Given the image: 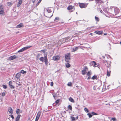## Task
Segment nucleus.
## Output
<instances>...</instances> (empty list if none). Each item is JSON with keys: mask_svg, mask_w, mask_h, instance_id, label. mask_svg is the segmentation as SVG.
Wrapping results in <instances>:
<instances>
[{"mask_svg": "<svg viewBox=\"0 0 121 121\" xmlns=\"http://www.w3.org/2000/svg\"><path fill=\"white\" fill-rule=\"evenodd\" d=\"M47 53H46L44 55V57H41L39 58V60L42 61H44L45 62V65H47L48 64V60L47 59Z\"/></svg>", "mask_w": 121, "mask_h": 121, "instance_id": "obj_1", "label": "nucleus"}, {"mask_svg": "<svg viewBox=\"0 0 121 121\" xmlns=\"http://www.w3.org/2000/svg\"><path fill=\"white\" fill-rule=\"evenodd\" d=\"M91 65L93 66L94 67H98L99 69H100L99 65V64H97L95 61H91Z\"/></svg>", "mask_w": 121, "mask_h": 121, "instance_id": "obj_2", "label": "nucleus"}, {"mask_svg": "<svg viewBox=\"0 0 121 121\" xmlns=\"http://www.w3.org/2000/svg\"><path fill=\"white\" fill-rule=\"evenodd\" d=\"M70 54L69 53H67L65 55V60L67 62H69L70 60Z\"/></svg>", "mask_w": 121, "mask_h": 121, "instance_id": "obj_3", "label": "nucleus"}, {"mask_svg": "<svg viewBox=\"0 0 121 121\" xmlns=\"http://www.w3.org/2000/svg\"><path fill=\"white\" fill-rule=\"evenodd\" d=\"M47 10L48 12V13L47 14V16H46L47 17L49 18L51 17L53 15V13H51V14L50 16L49 15V13H51L52 12L51 9L49 8L47 9Z\"/></svg>", "mask_w": 121, "mask_h": 121, "instance_id": "obj_4", "label": "nucleus"}, {"mask_svg": "<svg viewBox=\"0 0 121 121\" xmlns=\"http://www.w3.org/2000/svg\"><path fill=\"white\" fill-rule=\"evenodd\" d=\"M115 7L113 6H110V8H108V10L109 11L110 13H114L115 11Z\"/></svg>", "mask_w": 121, "mask_h": 121, "instance_id": "obj_5", "label": "nucleus"}, {"mask_svg": "<svg viewBox=\"0 0 121 121\" xmlns=\"http://www.w3.org/2000/svg\"><path fill=\"white\" fill-rule=\"evenodd\" d=\"M31 47V46H30L24 47L22 48L21 49H20L17 52L19 53L23 52L24 51H25V50H26L28 49Z\"/></svg>", "mask_w": 121, "mask_h": 121, "instance_id": "obj_6", "label": "nucleus"}, {"mask_svg": "<svg viewBox=\"0 0 121 121\" xmlns=\"http://www.w3.org/2000/svg\"><path fill=\"white\" fill-rule=\"evenodd\" d=\"M80 7L81 8H86L87 5V4H85L83 3H79Z\"/></svg>", "mask_w": 121, "mask_h": 121, "instance_id": "obj_7", "label": "nucleus"}, {"mask_svg": "<svg viewBox=\"0 0 121 121\" xmlns=\"http://www.w3.org/2000/svg\"><path fill=\"white\" fill-rule=\"evenodd\" d=\"M0 14L2 15L4 14V9L2 5L0 6Z\"/></svg>", "mask_w": 121, "mask_h": 121, "instance_id": "obj_8", "label": "nucleus"}, {"mask_svg": "<svg viewBox=\"0 0 121 121\" xmlns=\"http://www.w3.org/2000/svg\"><path fill=\"white\" fill-rule=\"evenodd\" d=\"M17 57V56L16 55H14L13 56H12L10 57L8 59L9 60H14Z\"/></svg>", "mask_w": 121, "mask_h": 121, "instance_id": "obj_9", "label": "nucleus"}, {"mask_svg": "<svg viewBox=\"0 0 121 121\" xmlns=\"http://www.w3.org/2000/svg\"><path fill=\"white\" fill-rule=\"evenodd\" d=\"M60 57L58 55L56 56L53 57L52 59L54 60H56L59 59Z\"/></svg>", "mask_w": 121, "mask_h": 121, "instance_id": "obj_10", "label": "nucleus"}, {"mask_svg": "<svg viewBox=\"0 0 121 121\" xmlns=\"http://www.w3.org/2000/svg\"><path fill=\"white\" fill-rule=\"evenodd\" d=\"M120 10L118 8L116 7L115 8V11L114 13H115V15H116L118 14Z\"/></svg>", "mask_w": 121, "mask_h": 121, "instance_id": "obj_11", "label": "nucleus"}, {"mask_svg": "<svg viewBox=\"0 0 121 121\" xmlns=\"http://www.w3.org/2000/svg\"><path fill=\"white\" fill-rule=\"evenodd\" d=\"M88 69L87 67H85L84 69L82 70V74L83 75L85 74H86V72L88 71Z\"/></svg>", "mask_w": 121, "mask_h": 121, "instance_id": "obj_12", "label": "nucleus"}, {"mask_svg": "<svg viewBox=\"0 0 121 121\" xmlns=\"http://www.w3.org/2000/svg\"><path fill=\"white\" fill-rule=\"evenodd\" d=\"M8 110V112L12 114L13 113V110L11 107H9Z\"/></svg>", "mask_w": 121, "mask_h": 121, "instance_id": "obj_13", "label": "nucleus"}, {"mask_svg": "<svg viewBox=\"0 0 121 121\" xmlns=\"http://www.w3.org/2000/svg\"><path fill=\"white\" fill-rule=\"evenodd\" d=\"M94 32L97 34L100 35L102 34L103 32L102 31H100L99 30H97L95 31Z\"/></svg>", "mask_w": 121, "mask_h": 121, "instance_id": "obj_14", "label": "nucleus"}, {"mask_svg": "<svg viewBox=\"0 0 121 121\" xmlns=\"http://www.w3.org/2000/svg\"><path fill=\"white\" fill-rule=\"evenodd\" d=\"M22 0H19L18 4H17V7H19L21 4L22 2Z\"/></svg>", "mask_w": 121, "mask_h": 121, "instance_id": "obj_15", "label": "nucleus"}, {"mask_svg": "<svg viewBox=\"0 0 121 121\" xmlns=\"http://www.w3.org/2000/svg\"><path fill=\"white\" fill-rule=\"evenodd\" d=\"M21 75V72H19L16 74V77L18 79L20 78Z\"/></svg>", "mask_w": 121, "mask_h": 121, "instance_id": "obj_16", "label": "nucleus"}, {"mask_svg": "<svg viewBox=\"0 0 121 121\" xmlns=\"http://www.w3.org/2000/svg\"><path fill=\"white\" fill-rule=\"evenodd\" d=\"M24 26L23 24L21 23L17 26L16 27L17 28H20Z\"/></svg>", "mask_w": 121, "mask_h": 121, "instance_id": "obj_17", "label": "nucleus"}, {"mask_svg": "<svg viewBox=\"0 0 121 121\" xmlns=\"http://www.w3.org/2000/svg\"><path fill=\"white\" fill-rule=\"evenodd\" d=\"M16 86L17 87H18L19 86L21 85V83L20 82L18 81H16Z\"/></svg>", "mask_w": 121, "mask_h": 121, "instance_id": "obj_18", "label": "nucleus"}, {"mask_svg": "<svg viewBox=\"0 0 121 121\" xmlns=\"http://www.w3.org/2000/svg\"><path fill=\"white\" fill-rule=\"evenodd\" d=\"M73 7L69 5L67 7V9L69 10H70L73 9Z\"/></svg>", "mask_w": 121, "mask_h": 121, "instance_id": "obj_19", "label": "nucleus"}, {"mask_svg": "<svg viewBox=\"0 0 121 121\" xmlns=\"http://www.w3.org/2000/svg\"><path fill=\"white\" fill-rule=\"evenodd\" d=\"M21 116L20 115H18L17 116L16 119V120L15 121H18L19 120L20 118V117Z\"/></svg>", "mask_w": 121, "mask_h": 121, "instance_id": "obj_20", "label": "nucleus"}, {"mask_svg": "<svg viewBox=\"0 0 121 121\" xmlns=\"http://www.w3.org/2000/svg\"><path fill=\"white\" fill-rule=\"evenodd\" d=\"M78 48V47H76L74 48H72V51L73 52H74L75 51L77 50Z\"/></svg>", "mask_w": 121, "mask_h": 121, "instance_id": "obj_21", "label": "nucleus"}, {"mask_svg": "<svg viewBox=\"0 0 121 121\" xmlns=\"http://www.w3.org/2000/svg\"><path fill=\"white\" fill-rule=\"evenodd\" d=\"M97 78V76L96 75H94L91 78V79L93 80L96 79Z\"/></svg>", "mask_w": 121, "mask_h": 121, "instance_id": "obj_22", "label": "nucleus"}, {"mask_svg": "<svg viewBox=\"0 0 121 121\" xmlns=\"http://www.w3.org/2000/svg\"><path fill=\"white\" fill-rule=\"evenodd\" d=\"M69 100L71 102L74 103V100L71 97H70L69 98Z\"/></svg>", "mask_w": 121, "mask_h": 121, "instance_id": "obj_23", "label": "nucleus"}, {"mask_svg": "<svg viewBox=\"0 0 121 121\" xmlns=\"http://www.w3.org/2000/svg\"><path fill=\"white\" fill-rule=\"evenodd\" d=\"M65 39V41L66 42H68L70 40V39H69V37L66 38L65 39Z\"/></svg>", "mask_w": 121, "mask_h": 121, "instance_id": "obj_24", "label": "nucleus"}, {"mask_svg": "<svg viewBox=\"0 0 121 121\" xmlns=\"http://www.w3.org/2000/svg\"><path fill=\"white\" fill-rule=\"evenodd\" d=\"M41 54H37L36 56V58L37 60H38L39 58V57L40 56Z\"/></svg>", "mask_w": 121, "mask_h": 121, "instance_id": "obj_25", "label": "nucleus"}, {"mask_svg": "<svg viewBox=\"0 0 121 121\" xmlns=\"http://www.w3.org/2000/svg\"><path fill=\"white\" fill-rule=\"evenodd\" d=\"M65 65L66 67L67 68H69L70 67V64L68 63H66Z\"/></svg>", "mask_w": 121, "mask_h": 121, "instance_id": "obj_26", "label": "nucleus"}, {"mask_svg": "<svg viewBox=\"0 0 121 121\" xmlns=\"http://www.w3.org/2000/svg\"><path fill=\"white\" fill-rule=\"evenodd\" d=\"M98 115V114L94 112H91V117L93 115Z\"/></svg>", "mask_w": 121, "mask_h": 121, "instance_id": "obj_27", "label": "nucleus"}, {"mask_svg": "<svg viewBox=\"0 0 121 121\" xmlns=\"http://www.w3.org/2000/svg\"><path fill=\"white\" fill-rule=\"evenodd\" d=\"M20 72H21V73H22L23 74L26 73V71H24L23 70H21Z\"/></svg>", "mask_w": 121, "mask_h": 121, "instance_id": "obj_28", "label": "nucleus"}, {"mask_svg": "<svg viewBox=\"0 0 121 121\" xmlns=\"http://www.w3.org/2000/svg\"><path fill=\"white\" fill-rule=\"evenodd\" d=\"M95 19L96 21L99 22V19L98 17H97L96 16L95 17Z\"/></svg>", "mask_w": 121, "mask_h": 121, "instance_id": "obj_29", "label": "nucleus"}, {"mask_svg": "<svg viewBox=\"0 0 121 121\" xmlns=\"http://www.w3.org/2000/svg\"><path fill=\"white\" fill-rule=\"evenodd\" d=\"M7 5L9 6H11L12 5V4L11 2H8L7 3Z\"/></svg>", "mask_w": 121, "mask_h": 121, "instance_id": "obj_30", "label": "nucleus"}, {"mask_svg": "<svg viewBox=\"0 0 121 121\" xmlns=\"http://www.w3.org/2000/svg\"><path fill=\"white\" fill-rule=\"evenodd\" d=\"M2 86L4 89H6L7 88V86L6 85H3Z\"/></svg>", "mask_w": 121, "mask_h": 121, "instance_id": "obj_31", "label": "nucleus"}, {"mask_svg": "<svg viewBox=\"0 0 121 121\" xmlns=\"http://www.w3.org/2000/svg\"><path fill=\"white\" fill-rule=\"evenodd\" d=\"M41 114V112H40L39 111L37 115L39 117L40 116Z\"/></svg>", "mask_w": 121, "mask_h": 121, "instance_id": "obj_32", "label": "nucleus"}, {"mask_svg": "<svg viewBox=\"0 0 121 121\" xmlns=\"http://www.w3.org/2000/svg\"><path fill=\"white\" fill-rule=\"evenodd\" d=\"M72 106L70 105H69L68 107V109H70V110H71L72 109Z\"/></svg>", "mask_w": 121, "mask_h": 121, "instance_id": "obj_33", "label": "nucleus"}, {"mask_svg": "<svg viewBox=\"0 0 121 121\" xmlns=\"http://www.w3.org/2000/svg\"><path fill=\"white\" fill-rule=\"evenodd\" d=\"M107 75L108 76H109L110 75V72H109L108 70L107 71Z\"/></svg>", "mask_w": 121, "mask_h": 121, "instance_id": "obj_34", "label": "nucleus"}, {"mask_svg": "<svg viewBox=\"0 0 121 121\" xmlns=\"http://www.w3.org/2000/svg\"><path fill=\"white\" fill-rule=\"evenodd\" d=\"M39 118V117L37 115L36 119H35V121H38Z\"/></svg>", "mask_w": 121, "mask_h": 121, "instance_id": "obj_35", "label": "nucleus"}, {"mask_svg": "<svg viewBox=\"0 0 121 121\" xmlns=\"http://www.w3.org/2000/svg\"><path fill=\"white\" fill-rule=\"evenodd\" d=\"M20 111V110L19 109H17L16 110V113L17 114H18L19 113Z\"/></svg>", "mask_w": 121, "mask_h": 121, "instance_id": "obj_36", "label": "nucleus"}, {"mask_svg": "<svg viewBox=\"0 0 121 121\" xmlns=\"http://www.w3.org/2000/svg\"><path fill=\"white\" fill-rule=\"evenodd\" d=\"M72 85V83L71 82H69L68 83L67 85L69 86H71Z\"/></svg>", "mask_w": 121, "mask_h": 121, "instance_id": "obj_37", "label": "nucleus"}, {"mask_svg": "<svg viewBox=\"0 0 121 121\" xmlns=\"http://www.w3.org/2000/svg\"><path fill=\"white\" fill-rule=\"evenodd\" d=\"M42 0H39L38 2L37 3L36 5V6L38 5L41 2Z\"/></svg>", "mask_w": 121, "mask_h": 121, "instance_id": "obj_38", "label": "nucleus"}, {"mask_svg": "<svg viewBox=\"0 0 121 121\" xmlns=\"http://www.w3.org/2000/svg\"><path fill=\"white\" fill-rule=\"evenodd\" d=\"M5 95V92H3L1 95L2 96H4Z\"/></svg>", "mask_w": 121, "mask_h": 121, "instance_id": "obj_39", "label": "nucleus"}, {"mask_svg": "<svg viewBox=\"0 0 121 121\" xmlns=\"http://www.w3.org/2000/svg\"><path fill=\"white\" fill-rule=\"evenodd\" d=\"M84 110L86 112H88V110L87 108H84Z\"/></svg>", "mask_w": 121, "mask_h": 121, "instance_id": "obj_40", "label": "nucleus"}, {"mask_svg": "<svg viewBox=\"0 0 121 121\" xmlns=\"http://www.w3.org/2000/svg\"><path fill=\"white\" fill-rule=\"evenodd\" d=\"M71 118L72 121L74 120H75V118L73 117H71Z\"/></svg>", "mask_w": 121, "mask_h": 121, "instance_id": "obj_41", "label": "nucleus"}, {"mask_svg": "<svg viewBox=\"0 0 121 121\" xmlns=\"http://www.w3.org/2000/svg\"><path fill=\"white\" fill-rule=\"evenodd\" d=\"M93 87L94 90H96V88L97 87V86L96 85L94 86Z\"/></svg>", "mask_w": 121, "mask_h": 121, "instance_id": "obj_42", "label": "nucleus"}, {"mask_svg": "<svg viewBox=\"0 0 121 121\" xmlns=\"http://www.w3.org/2000/svg\"><path fill=\"white\" fill-rule=\"evenodd\" d=\"M59 17H56L55 18V19L54 20V21H55L56 20H57L58 21L59 20Z\"/></svg>", "mask_w": 121, "mask_h": 121, "instance_id": "obj_43", "label": "nucleus"}, {"mask_svg": "<svg viewBox=\"0 0 121 121\" xmlns=\"http://www.w3.org/2000/svg\"><path fill=\"white\" fill-rule=\"evenodd\" d=\"M105 65L107 66V67H108V63L107 61L106 62V63H105Z\"/></svg>", "mask_w": 121, "mask_h": 121, "instance_id": "obj_44", "label": "nucleus"}, {"mask_svg": "<svg viewBox=\"0 0 121 121\" xmlns=\"http://www.w3.org/2000/svg\"><path fill=\"white\" fill-rule=\"evenodd\" d=\"M12 82L11 81H10L9 82V86H10L11 85H12Z\"/></svg>", "mask_w": 121, "mask_h": 121, "instance_id": "obj_45", "label": "nucleus"}, {"mask_svg": "<svg viewBox=\"0 0 121 121\" xmlns=\"http://www.w3.org/2000/svg\"><path fill=\"white\" fill-rule=\"evenodd\" d=\"M90 71H89L87 74V75L88 76H90Z\"/></svg>", "mask_w": 121, "mask_h": 121, "instance_id": "obj_46", "label": "nucleus"}, {"mask_svg": "<svg viewBox=\"0 0 121 121\" xmlns=\"http://www.w3.org/2000/svg\"><path fill=\"white\" fill-rule=\"evenodd\" d=\"M10 86L11 88H14V86L12 85Z\"/></svg>", "mask_w": 121, "mask_h": 121, "instance_id": "obj_47", "label": "nucleus"}, {"mask_svg": "<svg viewBox=\"0 0 121 121\" xmlns=\"http://www.w3.org/2000/svg\"><path fill=\"white\" fill-rule=\"evenodd\" d=\"M53 83L52 82H51L50 83V85L51 86H53Z\"/></svg>", "mask_w": 121, "mask_h": 121, "instance_id": "obj_48", "label": "nucleus"}, {"mask_svg": "<svg viewBox=\"0 0 121 121\" xmlns=\"http://www.w3.org/2000/svg\"><path fill=\"white\" fill-rule=\"evenodd\" d=\"M111 119L113 121H115L116 120V119L115 118H112Z\"/></svg>", "mask_w": 121, "mask_h": 121, "instance_id": "obj_49", "label": "nucleus"}, {"mask_svg": "<svg viewBox=\"0 0 121 121\" xmlns=\"http://www.w3.org/2000/svg\"><path fill=\"white\" fill-rule=\"evenodd\" d=\"M59 100H57L55 102L57 104H58L59 103Z\"/></svg>", "mask_w": 121, "mask_h": 121, "instance_id": "obj_50", "label": "nucleus"}, {"mask_svg": "<svg viewBox=\"0 0 121 121\" xmlns=\"http://www.w3.org/2000/svg\"><path fill=\"white\" fill-rule=\"evenodd\" d=\"M87 115H89V117L90 118L91 117V114L90 113H88L87 114Z\"/></svg>", "mask_w": 121, "mask_h": 121, "instance_id": "obj_51", "label": "nucleus"}, {"mask_svg": "<svg viewBox=\"0 0 121 121\" xmlns=\"http://www.w3.org/2000/svg\"><path fill=\"white\" fill-rule=\"evenodd\" d=\"M10 116L13 119H14V117L12 115H11Z\"/></svg>", "mask_w": 121, "mask_h": 121, "instance_id": "obj_52", "label": "nucleus"}, {"mask_svg": "<svg viewBox=\"0 0 121 121\" xmlns=\"http://www.w3.org/2000/svg\"><path fill=\"white\" fill-rule=\"evenodd\" d=\"M99 11H100V12L101 13H102L103 11H102L100 9L99 10Z\"/></svg>", "mask_w": 121, "mask_h": 121, "instance_id": "obj_53", "label": "nucleus"}, {"mask_svg": "<svg viewBox=\"0 0 121 121\" xmlns=\"http://www.w3.org/2000/svg\"><path fill=\"white\" fill-rule=\"evenodd\" d=\"M107 61H106V60H103V62L104 63H106V62Z\"/></svg>", "mask_w": 121, "mask_h": 121, "instance_id": "obj_54", "label": "nucleus"}, {"mask_svg": "<svg viewBox=\"0 0 121 121\" xmlns=\"http://www.w3.org/2000/svg\"><path fill=\"white\" fill-rule=\"evenodd\" d=\"M90 76H89V77H88V78H87V79H90Z\"/></svg>", "mask_w": 121, "mask_h": 121, "instance_id": "obj_55", "label": "nucleus"}, {"mask_svg": "<svg viewBox=\"0 0 121 121\" xmlns=\"http://www.w3.org/2000/svg\"><path fill=\"white\" fill-rule=\"evenodd\" d=\"M36 0H32V2L33 3H34L36 1Z\"/></svg>", "mask_w": 121, "mask_h": 121, "instance_id": "obj_56", "label": "nucleus"}, {"mask_svg": "<svg viewBox=\"0 0 121 121\" xmlns=\"http://www.w3.org/2000/svg\"><path fill=\"white\" fill-rule=\"evenodd\" d=\"M101 0H95L98 1V2H99Z\"/></svg>", "mask_w": 121, "mask_h": 121, "instance_id": "obj_57", "label": "nucleus"}, {"mask_svg": "<svg viewBox=\"0 0 121 121\" xmlns=\"http://www.w3.org/2000/svg\"><path fill=\"white\" fill-rule=\"evenodd\" d=\"M78 116L77 117H76V118H75L76 119H76H78Z\"/></svg>", "mask_w": 121, "mask_h": 121, "instance_id": "obj_58", "label": "nucleus"}, {"mask_svg": "<svg viewBox=\"0 0 121 121\" xmlns=\"http://www.w3.org/2000/svg\"><path fill=\"white\" fill-rule=\"evenodd\" d=\"M41 51L43 52L44 53V52H45V51H44V50H41Z\"/></svg>", "mask_w": 121, "mask_h": 121, "instance_id": "obj_59", "label": "nucleus"}, {"mask_svg": "<svg viewBox=\"0 0 121 121\" xmlns=\"http://www.w3.org/2000/svg\"><path fill=\"white\" fill-rule=\"evenodd\" d=\"M16 34L18 33H19V32L18 31L17 32H16Z\"/></svg>", "mask_w": 121, "mask_h": 121, "instance_id": "obj_60", "label": "nucleus"}, {"mask_svg": "<svg viewBox=\"0 0 121 121\" xmlns=\"http://www.w3.org/2000/svg\"><path fill=\"white\" fill-rule=\"evenodd\" d=\"M110 85H108V86H107V87H108V88H107V89H108V87H109V86Z\"/></svg>", "mask_w": 121, "mask_h": 121, "instance_id": "obj_61", "label": "nucleus"}, {"mask_svg": "<svg viewBox=\"0 0 121 121\" xmlns=\"http://www.w3.org/2000/svg\"><path fill=\"white\" fill-rule=\"evenodd\" d=\"M104 35H107V34H106V33H104Z\"/></svg>", "mask_w": 121, "mask_h": 121, "instance_id": "obj_62", "label": "nucleus"}, {"mask_svg": "<svg viewBox=\"0 0 121 121\" xmlns=\"http://www.w3.org/2000/svg\"><path fill=\"white\" fill-rule=\"evenodd\" d=\"M102 57L103 58H105V57L104 56H103Z\"/></svg>", "mask_w": 121, "mask_h": 121, "instance_id": "obj_63", "label": "nucleus"}, {"mask_svg": "<svg viewBox=\"0 0 121 121\" xmlns=\"http://www.w3.org/2000/svg\"><path fill=\"white\" fill-rule=\"evenodd\" d=\"M73 11H70V12H72Z\"/></svg>", "mask_w": 121, "mask_h": 121, "instance_id": "obj_64", "label": "nucleus"}]
</instances>
